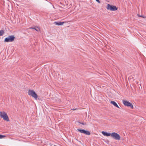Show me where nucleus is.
Here are the masks:
<instances>
[{
  "mask_svg": "<svg viewBox=\"0 0 146 146\" xmlns=\"http://www.w3.org/2000/svg\"><path fill=\"white\" fill-rule=\"evenodd\" d=\"M0 116L1 118H2L3 119L7 121H9L8 117L6 113L4 111L1 112H0Z\"/></svg>",
  "mask_w": 146,
  "mask_h": 146,
  "instance_id": "f257e3e1",
  "label": "nucleus"
},
{
  "mask_svg": "<svg viewBox=\"0 0 146 146\" xmlns=\"http://www.w3.org/2000/svg\"><path fill=\"white\" fill-rule=\"evenodd\" d=\"M28 94L31 96L36 100L38 96L35 92L33 90H29L28 91Z\"/></svg>",
  "mask_w": 146,
  "mask_h": 146,
  "instance_id": "f03ea898",
  "label": "nucleus"
},
{
  "mask_svg": "<svg viewBox=\"0 0 146 146\" xmlns=\"http://www.w3.org/2000/svg\"><path fill=\"white\" fill-rule=\"evenodd\" d=\"M106 8L108 10H109L111 11H115L117 10V8L115 6L109 4L107 5Z\"/></svg>",
  "mask_w": 146,
  "mask_h": 146,
  "instance_id": "7ed1b4c3",
  "label": "nucleus"
},
{
  "mask_svg": "<svg viewBox=\"0 0 146 146\" xmlns=\"http://www.w3.org/2000/svg\"><path fill=\"white\" fill-rule=\"evenodd\" d=\"M111 136L115 139L117 140H119L121 138L119 134L115 132L111 133Z\"/></svg>",
  "mask_w": 146,
  "mask_h": 146,
  "instance_id": "20e7f679",
  "label": "nucleus"
},
{
  "mask_svg": "<svg viewBox=\"0 0 146 146\" xmlns=\"http://www.w3.org/2000/svg\"><path fill=\"white\" fill-rule=\"evenodd\" d=\"M15 37L14 36H10L5 38L4 40L5 42H11L14 40Z\"/></svg>",
  "mask_w": 146,
  "mask_h": 146,
  "instance_id": "39448f33",
  "label": "nucleus"
},
{
  "mask_svg": "<svg viewBox=\"0 0 146 146\" xmlns=\"http://www.w3.org/2000/svg\"><path fill=\"white\" fill-rule=\"evenodd\" d=\"M123 103L125 106L130 107L131 108H133V106L132 104L131 103L126 100H123Z\"/></svg>",
  "mask_w": 146,
  "mask_h": 146,
  "instance_id": "423d86ee",
  "label": "nucleus"
},
{
  "mask_svg": "<svg viewBox=\"0 0 146 146\" xmlns=\"http://www.w3.org/2000/svg\"><path fill=\"white\" fill-rule=\"evenodd\" d=\"M77 130L81 133H83L84 134H85L88 135H90V132L88 131H86L84 129H77Z\"/></svg>",
  "mask_w": 146,
  "mask_h": 146,
  "instance_id": "0eeeda50",
  "label": "nucleus"
},
{
  "mask_svg": "<svg viewBox=\"0 0 146 146\" xmlns=\"http://www.w3.org/2000/svg\"><path fill=\"white\" fill-rule=\"evenodd\" d=\"M64 23V22H54V24L57 25H62Z\"/></svg>",
  "mask_w": 146,
  "mask_h": 146,
  "instance_id": "6e6552de",
  "label": "nucleus"
},
{
  "mask_svg": "<svg viewBox=\"0 0 146 146\" xmlns=\"http://www.w3.org/2000/svg\"><path fill=\"white\" fill-rule=\"evenodd\" d=\"M102 133L103 135L105 136H111V133H108L107 132H105L104 131H102Z\"/></svg>",
  "mask_w": 146,
  "mask_h": 146,
  "instance_id": "1a4fd4ad",
  "label": "nucleus"
},
{
  "mask_svg": "<svg viewBox=\"0 0 146 146\" xmlns=\"http://www.w3.org/2000/svg\"><path fill=\"white\" fill-rule=\"evenodd\" d=\"M111 103L114 106L119 108V107L118 106L117 104L116 103L113 101H111Z\"/></svg>",
  "mask_w": 146,
  "mask_h": 146,
  "instance_id": "9d476101",
  "label": "nucleus"
},
{
  "mask_svg": "<svg viewBox=\"0 0 146 146\" xmlns=\"http://www.w3.org/2000/svg\"><path fill=\"white\" fill-rule=\"evenodd\" d=\"M29 29H34L37 31H40V29L38 27H35L34 28L30 27L29 28Z\"/></svg>",
  "mask_w": 146,
  "mask_h": 146,
  "instance_id": "9b49d317",
  "label": "nucleus"
},
{
  "mask_svg": "<svg viewBox=\"0 0 146 146\" xmlns=\"http://www.w3.org/2000/svg\"><path fill=\"white\" fill-rule=\"evenodd\" d=\"M4 31L2 30L0 31V36H2L4 34Z\"/></svg>",
  "mask_w": 146,
  "mask_h": 146,
  "instance_id": "f8f14e48",
  "label": "nucleus"
},
{
  "mask_svg": "<svg viewBox=\"0 0 146 146\" xmlns=\"http://www.w3.org/2000/svg\"><path fill=\"white\" fill-rule=\"evenodd\" d=\"M5 136L3 135H0V139H1L4 137Z\"/></svg>",
  "mask_w": 146,
  "mask_h": 146,
  "instance_id": "ddd939ff",
  "label": "nucleus"
},
{
  "mask_svg": "<svg viewBox=\"0 0 146 146\" xmlns=\"http://www.w3.org/2000/svg\"><path fill=\"white\" fill-rule=\"evenodd\" d=\"M96 0V1L97 2L99 3H100V2L99 0Z\"/></svg>",
  "mask_w": 146,
  "mask_h": 146,
  "instance_id": "4468645a",
  "label": "nucleus"
},
{
  "mask_svg": "<svg viewBox=\"0 0 146 146\" xmlns=\"http://www.w3.org/2000/svg\"><path fill=\"white\" fill-rule=\"evenodd\" d=\"M81 123V124H82V125H84V124H84V123Z\"/></svg>",
  "mask_w": 146,
  "mask_h": 146,
  "instance_id": "2eb2a0df",
  "label": "nucleus"
},
{
  "mask_svg": "<svg viewBox=\"0 0 146 146\" xmlns=\"http://www.w3.org/2000/svg\"><path fill=\"white\" fill-rule=\"evenodd\" d=\"M139 16V17H143L142 16Z\"/></svg>",
  "mask_w": 146,
  "mask_h": 146,
  "instance_id": "dca6fc26",
  "label": "nucleus"
},
{
  "mask_svg": "<svg viewBox=\"0 0 146 146\" xmlns=\"http://www.w3.org/2000/svg\"><path fill=\"white\" fill-rule=\"evenodd\" d=\"M76 110V109H74L73 110Z\"/></svg>",
  "mask_w": 146,
  "mask_h": 146,
  "instance_id": "f3484780",
  "label": "nucleus"
}]
</instances>
